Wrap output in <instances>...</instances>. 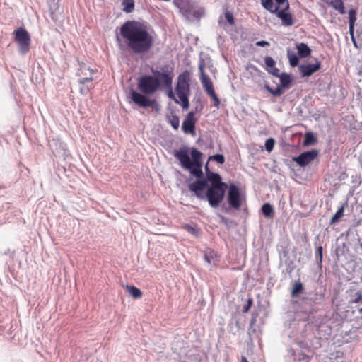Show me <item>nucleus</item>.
<instances>
[{"label":"nucleus","instance_id":"f257e3e1","mask_svg":"<svg viewBox=\"0 0 362 362\" xmlns=\"http://www.w3.org/2000/svg\"><path fill=\"white\" fill-rule=\"evenodd\" d=\"M153 75H144L138 82V88L141 93L134 90H130V98L137 105L147 108L155 104V100L149 99L146 95H153L163 84L168 88L167 95L169 98L175 103H179L176 99L172 88L173 73L172 71L160 72L157 70L151 71Z\"/></svg>","mask_w":362,"mask_h":362},{"label":"nucleus","instance_id":"f03ea898","mask_svg":"<svg viewBox=\"0 0 362 362\" xmlns=\"http://www.w3.org/2000/svg\"><path fill=\"white\" fill-rule=\"evenodd\" d=\"M120 35L128 49L136 54L148 52L153 45V37L147 27L137 21L125 22L120 28Z\"/></svg>","mask_w":362,"mask_h":362},{"label":"nucleus","instance_id":"7ed1b4c3","mask_svg":"<svg viewBox=\"0 0 362 362\" xmlns=\"http://www.w3.org/2000/svg\"><path fill=\"white\" fill-rule=\"evenodd\" d=\"M189 189L199 199H206L213 208L217 207L222 202L227 187L209 186L206 193L204 190L208 186L206 180H198L193 183L187 182Z\"/></svg>","mask_w":362,"mask_h":362},{"label":"nucleus","instance_id":"20e7f679","mask_svg":"<svg viewBox=\"0 0 362 362\" xmlns=\"http://www.w3.org/2000/svg\"><path fill=\"white\" fill-rule=\"evenodd\" d=\"M189 156V148L187 147L180 148L174 153V156L180 161V165L185 170H188L190 174L195 176L197 180H205L202 178L203 172L202 170V153L195 148H191Z\"/></svg>","mask_w":362,"mask_h":362},{"label":"nucleus","instance_id":"39448f33","mask_svg":"<svg viewBox=\"0 0 362 362\" xmlns=\"http://www.w3.org/2000/svg\"><path fill=\"white\" fill-rule=\"evenodd\" d=\"M189 74L187 72L181 74L177 78L175 92L178 100L183 109H187L189 106L188 96L189 95Z\"/></svg>","mask_w":362,"mask_h":362},{"label":"nucleus","instance_id":"423d86ee","mask_svg":"<svg viewBox=\"0 0 362 362\" xmlns=\"http://www.w3.org/2000/svg\"><path fill=\"white\" fill-rule=\"evenodd\" d=\"M178 6L182 14L190 21L198 20L204 14L202 8L192 4L189 0H181Z\"/></svg>","mask_w":362,"mask_h":362},{"label":"nucleus","instance_id":"0eeeda50","mask_svg":"<svg viewBox=\"0 0 362 362\" xmlns=\"http://www.w3.org/2000/svg\"><path fill=\"white\" fill-rule=\"evenodd\" d=\"M15 41L18 44L20 54L24 55L30 50V36L28 32L23 28H18L13 32Z\"/></svg>","mask_w":362,"mask_h":362},{"label":"nucleus","instance_id":"6e6552de","mask_svg":"<svg viewBox=\"0 0 362 362\" xmlns=\"http://www.w3.org/2000/svg\"><path fill=\"white\" fill-rule=\"evenodd\" d=\"M228 202L229 205L235 209H239L242 204V198L239 188L233 184L229 186L228 192Z\"/></svg>","mask_w":362,"mask_h":362},{"label":"nucleus","instance_id":"1a4fd4ad","mask_svg":"<svg viewBox=\"0 0 362 362\" xmlns=\"http://www.w3.org/2000/svg\"><path fill=\"white\" fill-rule=\"evenodd\" d=\"M318 155V151L313 149L311 151H305L300 153L297 157H293L292 159L294 162L298 164L300 167H304L310 163Z\"/></svg>","mask_w":362,"mask_h":362},{"label":"nucleus","instance_id":"9d476101","mask_svg":"<svg viewBox=\"0 0 362 362\" xmlns=\"http://www.w3.org/2000/svg\"><path fill=\"white\" fill-rule=\"evenodd\" d=\"M95 73V70L90 69L85 64H81L78 71V75L80 77L78 80L79 83L84 86L86 83H90L93 80L92 75Z\"/></svg>","mask_w":362,"mask_h":362},{"label":"nucleus","instance_id":"9b49d317","mask_svg":"<svg viewBox=\"0 0 362 362\" xmlns=\"http://www.w3.org/2000/svg\"><path fill=\"white\" fill-rule=\"evenodd\" d=\"M195 121L194 114L193 112H189L185 119L182 122V129L186 134H194L195 130Z\"/></svg>","mask_w":362,"mask_h":362},{"label":"nucleus","instance_id":"f8f14e48","mask_svg":"<svg viewBox=\"0 0 362 362\" xmlns=\"http://www.w3.org/2000/svg\"><path fill=\"white\" fill-rule=\"evenodd\" d=\"M320 68V62L317 61L315 64H305L299 66V71L303 76H310Z\"/></svg>","mask_w":362,"mask_h":362},{"label":"nucleus","instance_id":"ddd939ff","mask_svg":"<svg viewBox=\"0 0 362 362\" xmlns=\"http://www.w3.org/2000/svg\"><path fill=\"white\" fill-rule=\"evenodd\" d=\"M286 9H285V8H283L280 11L277 10V11L275 12V13L276 14L277 17L281 20L282 24L284 25L291 26L293 24L292 16L289 13H286Z\"/></svg>","mask_w":362,"mask_h":362},{"label":"nucleus","instance_id":"4468645a","mask_svg":"<svg viewBox=\"0 0 362 362\" xmlns=\"http://www.w3.org/2000/svg\"><path fill=\"white\" fill-rule=\"evenodd\" d=\"M208 181L211 182L210 186H218V187H227V185L225 182H221V177L218 173H209L207 174Z\"/></svg>","mask_w":362,"mask_h":362},{"label":"nucleus","instance_id":"2eb2a0df","mask_svg":"<svg viewBox=\"0 0 362 362\" xmlns=\"http://www.w3.org/2000/svg\"><path fill=\"white\" fill-rule=\"evenodd\" d=\"M218 256L216 252L207 249L204 252V259L209 264H215L218 261Z\"/></svg>","mask_w":362,"mask_h":362},{"label":"nucleus","instance_id":"dca6fc26","mask_svg":"<svg viewBox=\"0 0 362 362\" xmlns=\"http://www.w3.org/2000/svg\"><path fill=\"white\" fill-rule=\"evenodd\" d=\"M327 3L334 10L337 11L339 13H345L344 3L342 0H327Z\"/></svg>","mask_w":362,"mask_h":362},{"label":"nucleus","instance_id":"f3484780","mask_svg":"<svg viewBox=\"0 0 362 362\" xmlns=\"http://www.w3.org/2000/svg\"><path fill=\"white\" fill-rule=\"evenodd\" d=\"M201 83L208 95L214 92L213 83L209 76H203V78H201Z\"/></svg>","mask_w":362,"mask_h":362},{"label":"nucleus","instance_id":"a211bd4d","mask_svg":"<svg viewBox=\"0 0 362 362\" xmlns=\"http://www.w3.org/2000/svg\"><path fill=\"white\" fill-rule=\"evenodd\" d=\"M296 48L298 50V53L301 57H307L311 53V49L308 46L307 44L305 43H299L296 45Z\"/></svg>","mask_w":362,"mask_h":362},{"label":"nucleus","instance_id":"6ab92c4d","mask_svg":"<svg viewBox=\"0 0 362 362\" xmlns=\"http://www.w3.org/2000/svg\"><path fill=\"white\" fill-rule=\"evenodd\" d=\"M262 6L271 13H275L278 10V6L274 4L272 0H261Z\"/></svg>","mask_w":362,"mask_h":362},{"label":"nucleus","instance_id":"aec40b11","mask_svg":"<svg viewBox=\"0 0 362 362\" xmlns=\"http://www.w3.org/2000/svg\"><path fill=\"white\" fill-rule=\"evenodd\" d=\"M280 79V86L282 88H288L291 82L290 74L287 73H281L279 76Z\"/></svg>","mask_w":362,"mask_h":362},{"label":"nucleus","instance_id":"412c9836","mask_svg":"<svg viewBox=\"0 0 362 362\" xmlns=\"http://www.w3.org/2000/svg\"><path fill=\"white\" fill-rule=\"evenodd\" d=\"M262 211L264 216L267 218H272L274 214V208L269 203H265L262 205Z\"/></svg>","mask_w":362,"mask_h":362},{"label":"nucleus","instance_id":"4be33fe9","mask_svg":"<svg viewBox=\"0 0 362 362\" xmlns=\"http://www.w3.org/2000/svg\"><path fill=\"white\" fill-rule=\"evenodd\" d=\"M126 289L129 293L135 299L140 298L142 296L141 291L134 286L127 285L126 286Z\"/></svg>","mask_w":362,"mask_h":362},{"label":"nucleus","instance_id":"5701e85b","mask_svg":"<svg viewBox=\"0 0 362 362\" xmlns=\"http://www.w3.org/2000/svg\"><path fill=\"white\" fill-rule=\"evenodd\" d=\"M287 57L289 59L290 65L292 67H295L298 64L299 59L296 53L293 52L290 49H288L287 50Z\"/></svg>","mask_w":362,"mask_h":362},{"label":"nucleus","instance_id":"b1692460","mask_svg":"<svg viewBox=\"0 0 362 362\" xmlns=\"http://www.w3.org/2000/svg\"><path fill=\"white\" fill-rule=\"evenodd\" d=\"M122 4L124 5L123 11L126 13H131L134 8V0H122Z\"/></svg>","mask_w":362,"mask_h":362},{"label":"nucleus","instance_id":"393cba45","mask_svg":"<svg viewBox=\"0 0 362 362\" xmlns=\"http://www.w3.org/2000/svg\"><path fill=\"white\" fill-rule=\"evenodd\" d=\"M264 88L274 96H280L283 93V91L280 86H278L275 89H273L271 87H269L268 85L266 84L264 86Z\"/></svg>","mask_w":362,"mask_h":362},{"label":"nucleus","instance_id":"a878e982","mask_svg":"<svg viewBox=\"0 0 362 362\" xmlns=\"http://www.w3.org/2000/svg\"><path fill=\"white\" fill-rule=\"evenodd\" d=\"M303 289V284L300 282H296L291 291L292 296H296Z\"/></svg>","mask_w":362,"mask_h":362},{"label":"nucleus","instance_id":"bb28decb","mask_svg":"<svg viewBox=\"0 0 362 362\" xmlns=\"http://www.w3.org/2000/svg\"><path fill=\"white\" fill-rule=\"evenodd\" d=\"M169 122L175 129L177 130L179 128L180 119L177 115H172V117L169 119Z\"/></svg>","mask_w":362,"mask_h":362},{"label":"nucleus","instance_id":"cd10ccee","mask_svg":"<svg viewBox=\"0 0 362 362\" xmlns=\"http://www.w3.org/2000/svg\"><path fill=\"white\" fill-rule=\"evenodd\" d=\"M185 228L189 233L192 234L194 237L199 236V230L197 228L192 226L190 225H186L185 226Z\"/></svg>","mask_w":362,"mask_h":362},{"label":"nucleus","instance_id":"c85d7f7f","mask_svg":"<svg viewBox=\"0 0 362 362\" xmlns=\"http://www.w3.org/2000/svg\"><path fill=\"white\" fill-rule=\"evenodd\" d=\"M349 24L355 25L356 21V11L354 9H350L349 11Z\"/></svg>","mask_w":362,"mask_h":362},{"label":"nucleus","instance_id":"c756f323","mask_svg":"<svg viewBox=\"0 0 362 362\" xmlns=\"http://www.w3.org/2000/svg\"><path fill=\"white\" fill-rule=\"evenodd\" d=\"M344 214V207L341 206L339 210L335 213V214L332 216L331 219V223H334L337 222Z\"/></svg>","mask_w":362,"mask_h":362},{"label":"nucleus","instance_id":"7c9ffc66","mask_svg":"<svg viewBox=\"0 0 362 362\" xmlns=\"http://www.w3.org/2000/svg\"><path fill=\"white\" fill-rule=\"evenodd\" d=\"M274 144H275V141L274 139L269 138V139H267L266 142H265V145H264L265 149L268 152H271L274 148Z\"/></svg>","mask_w":362,"mask_h":362},{"label":"nucleus","instance_id":"2f4dec72","mask_svg":"<svg viewBox=\"0 0 362 362\" xmlns=\"http://www.w3.org/2000/svg\"><path fill=\"white\" fill-rule=\"evenodd\" d=\"M264 62L267 66V69H270L272 67L275 66L276 65V62L274 61V59L269 56L265 57Z\"/></svg>","mask_w":362,"mask_h":362},{"label":"nucleus","instance_id":"473e14b6","mask_svg":"<svg viewBox=\"0 0 362 362\" xmlns=\"http://www.w3.org/2000/svg\"><path fill=\"white\" fill-rule=\"evenodd\" d=\"M315 141V137L311 132L306 133L305 139V144L309 145Z\"/></svg>","mask_w":362,"mask_h":362},{"label":"nucleus","instance_id":"72a5a7b5","mask_svg":"<svg viewBox=\"0 0 362 362\" xmlns=\"http://www.w3.org/2000/svg\"><path fill=\"white\" fill-rule=\"evenodd\" d=\"M209 158L216 160L217 163L220 164H223L225 161V158L222 154H216L214 155L213 156H211Z\"/></svg>","mask_w":362,"mask_h":362},{"label":"nucleus","instance_id":"f704fd0d","mask_svg":"<svg viewBox=\"0 0 362 362\" xmlns=\"http://www.w3.org/2000/svg\"><path fill=\"white\" fill-rule=\"evenodd\" d=\"M213 102H214V106H215L216 107L218 108L219 107V105H220V100L219 98L217 97V95H216L215 92L211 93L210 95H209Z\"/></svg>","mask_w":362,"mask_h":362},{"label":"nucleus","instance_id":"c9c22d12","mask_svg":"<svg viewBox=\"0 0 362 362\" xmlns=\"http://www.w3.org/2000/svg\"><path fill=\"white\" fill-rule=\"evenodd\" d=\"M316 259L317 262H319L320 263L322 262V246H319L317 248V251H316Z\"/></svg>","mask_w":362,"mask_h":362},{"label":"nucleus","instance_id":"e433bc0d","mask_svg":"<svg viewBox=\"0 0 362 362\" xmlns=\"http://www.w3.org/2000/svg\"><path fill=\"white\" fill-rule=\"evenodd\" d=\"M278 4V8L279 6H282L285 8V9H288L289 7V4L287 0H274Z\"/></svg>","mask_w":362,"mask_h":362},{"label":"nucleus","instance_id":"4c0bfd02","mask_svg":"<svg viewBox=\"0 0 362 362\" xmlns=\"http://www.w3.org/2000/svg\"><path fill=\"white\" fill-rule=\"evenodd\" d=\"M267 71L272 74L274 76L279 77L280 76L279 69L276 66L272 67L270 69H267Z\"/></svg>","mask_w":362,"mask_h":362},{"label":"nucleus","instance_id":"58836bf2","mask_svg":"<svg viewBox=\"0 0 362 362\" xmlns=\"http://www.w3.org/2000/svg\"><path fill=\"white\" fill-rule=\"evenodd\" d=\"M226 18L230 24H233L234 23L233 15L230 13L227 12L226 13Z\"/></svg>","mask_w":362,"mask_h":362},{"label":"nucleus","instance_id":"ea45409f","mask_svg":"<svg viewBox=\"0 0 362 362\" xmlns=\"http://www.w3.org/2000/svg\"><path fill=\"white\" fill-rule=\"evenodd\" d=\"M93 85L90 83V85H87L86 87L81 88V92L83 93H86L90 89L93 88Z\"/></svg>","mask_w":362,"mask_h":362},{"label":"nucleus","instance_id":"a19ab883","mask_svg":"<svg viewBox=\"0 0 362 362\" xmlns=\"http://www.w3.org/2000/svg\"><path fill=\"white\" fill-rule=\"evenodd\" d=\"M199 72H200V79L203 78V76H206L204 74V64L202 62L199 65Z\"/></svg>","mask_w":362,"mask_h":362},{"label":"nucleus","instance_id":"79ce46f5","mask_svg":"<svg viewBox=\"0 0 362 362\" xmlns=\"http://www.w3.org/2000/svg\"><path fill=\"white\" fill-rule=\"evenodd\" d=\"M256 45L259 46V47H265V46H269V43L267 41L261 40V41H257L256 42Z\"/></svg>","mask_w":362,"mask_h":362},{"label":"nucleus","instance_id":"37998d69","mask_svg":"<svg viewBox=\"0 0 362 362\" xmlns=\"http://www.w3.org/2000/svg\"><path fill=\"white\" fill-rule=\"evenodd\" d=\"M349 34L351 35V40H354V25H352V26H351V24H349Z\"/></svg>","mask_w":362,"mask_h":362},{"label":"nucleus","instance_id":"c03bdc74","mask_svg":"<svg viewBox=\"0 0 362 362\" xmlns=\"http://www.w3.org/2000/svg\"><path fill=\"white\" fill-rule=\"evenodd\" d=\"M353 301L355 303H362V294H358L357 298H356Z\"/></svg>","mask_w":362,"mask_h":362},{"label":"nucleus","instance_id":"a18cd8bd","mask_svg":"<svg viewBox=\"0 0 362 362\" xmlns=\"http://www.w3.org/2000/svg\"><path fill=\"white\" fill-rule=\"evenodd\" d=\"M251 305H252V300L250 299L248 300L247 305H245L243 308L244 312H247L249 310V309L250 308Z\"/></svg>","mask_w":362,"mask_h":362},{"label":"nucleus","instance_id":"49530a36","mask_svg":"<svg viewBox=\"0 0 362 362\" xmlns=\"http://www.w3.org/2000/svg\"><path fill=\"white\" fill-rule=\"evenodd\" d=\"M352 40V42H353V44H354V47H356V48H358V45H357V43H356V40H355V37H354V40Z\"/></svg>","mask_w":362,"mask_h":362},{"label":"nucleus","instance_id":"de8ad7c7","mask_svg":"<svg viewBox=\"0 0 362 362\" xmlns=\"http://www.w3.org/2000/svg\"><path fill=\"white\" fill-rule=\"evenodd\" d=\"M241 362H248V361L245 356H242Z\"/></svg>","mask_w":362,"mask_h":362}]
</instances>
